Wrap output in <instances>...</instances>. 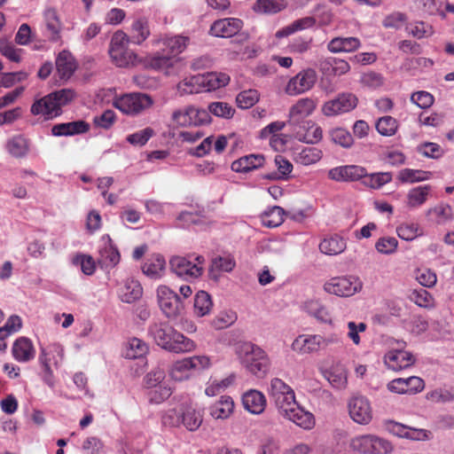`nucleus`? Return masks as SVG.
<instances>
[{
    "instance_id": "obj_1",
    "label": "nucleus",
    "mask_w": 454,
    "mask_h": 454,
    "mask_svg": "<svg viewBox=\"0 0 454 454\" xmlns=\"http://www.w3.org/2000/svg\"><path fill=\"white\" fill-rule=\"evenodd\" d=\"M148 334L160 348L174 353H186L195 349L194 341L177 332L167 322H153Z\"/></svg>"
},
{
    "instance_id": "obj_2",
    "label": "nucleus",
    "mask_w": 454,
    "mask_h": 454,
    "mask_svg": "<svg viewBox=\"0 0 454 454\" xmlns=\"http://www.w3.org/2000/svg\"><path fill=\"white\" fill-rule=\"evenodd\" d=\"M234 352L241 365L251 374L264 376L270 368L267 353L250 341H239L234 345Z\"/></svg>"
},
{
    "instance_id": "obj_3",
    "label": "nucleus",
    "mask_w": 454,
    "mask_h": 454,
    "mask_svg": "<svg viewBox=\"0 0 454 454\" xmlns=\"http://www.w3.org/2000/svg\"><path fill=\"white\" fill-rule=\"evenodd\" d=\"M74 98L75 92L72 89L56 90L35 101L31 106V113L35 115L43 114L47 118L59 116L61 114V107L69 104Z\"/></svg>"
},
{
    "instance_id": "obj_4",
    "label": "nucleus",
    "mask_w": 454,
    "mask_h": 454,
    "mask_svg": "<svg viewBox=\"0 0 454 454\" xmlns=\"http://www.w3.org/2000/svg\"><path fill=\"white\" fill-rule=\"evenodd\" d=\"M129 35L122 30L116 31L110 41L109 56L112 62L118 67H134L140 63L137 54L129 49Z\"/></svg>"
},
{
    "instance_id": "obj_5",
    "label": "nucleus",
    "mask_w": 454,
    "mask_h": 454,
    "mask_svg": "<svg viewBox=\"0 0 454 454\" xmlns=\"http://www.w3.org/2000/svg\"><path fill=\"white\" fill-rule=\"evenodd\" d=\"M153 105V98L141 92L126 93L119 97H115L113 106L128 116H137Z\"/></svg>"
},
{
    "instance_id": "obj_6",
    "label": "nucleus",
    "mask_w": 454,
    "mask_h": 454,
    "mask_svg": "<svg viewBox=\"0 0 454 454\" xmlns=\"http://www.w3.org/2000/svg\"><path fill=\"white\" fill-rule=\"evenodd\" d=\"M362 287V281L353 275L331 278L323 286L325 292L339 297H350L361 291Z\"/></svg>"
},
{
    "instance_id": "obj_7",
    "label": "nucleus",
    "mask_w": 454,
    "mask_h": 454,
    "mask_svg": "<svg viewBox=\"0 0 454 454\" xmlns=\"http://www.w3.org/2000/svg\"><path fill=\"white\" fill-rule=\"evenodd\" d=\"M196 262L182 257L174 256L169 261L170 270L179 278L184 280H192L200 278L203 273V264L205 259L203 256H197Z\"/></svg>"
},
{
    "instance_id": "obj_8",
    "label": "nucleus",
    "mask_w": 454,
    "mask_h": 454,
    "mask_svg": "<svg viewBox=\"0 0 454 454\" xmlns=\"http://www.w3.org/2000/svg\"><path fill=\"white\" fill-rule=\"evenodd\" d=\"M172 121L181 127L200 126L209 123L211 117L207 109L187 106L174 111Z\"/></svg>"
},
{
    "instance_id": "obj_9",
    "label": "nucleus",
    "mask_w": 454,
    "mask_h": 454,
    "mask_svg": "<svg viewBox=\"0 0 454 454\" xmlns=\"http://www.w3.org/2000/svg\"><path fill=\"white\" fill-rule=\"evenodd\" d=\"M159 306L162 313L170 319H175L184 313V306L180 297L167 286L157 289Z\"/></svg>"
},
{
    "instance_id": "obj_10",
    "label": "nucleus",
    "mask_w": 454,
    "mask_h": 454,
    "mask_svg": "<svg viewBox=\"0 0 454 454\" xmlns=\"http://www.w3.org/2000/svg\"><path fill=\"white\" fill-rule=\"evenodd\" d=\"M357 103L358 99L353 93H340L322 106V113L328 117L343 114L355 109Z\"/></svg>"
},
{
    "instance_id": "obj_11",
    "label": "nucleus",
    "mask_w": 454,
    "mask_h": 454,
    "mask_svg": "<svg viewBox=\"0 0 454 454\" xmlns=\"http://www.w3.org/2000/svg\"><path fill=\"white\" fill-rule=\"evenodd\" d=\"M317 80V75L314 69H303L288 81L285 91L289 96L305 93L314 87Z\"/></svg>"
},
{
    "instance_id": "obj_12",
    "label": "nucleus",
    "mask_w": 454,
    "mask_h": 454,
    "mask_svg": "<svg viewBox=\"0 0 454 454\" xmlns=\"http://www.w3.org/2000/svg\"><path fill=\"white\" fill-rule=\"evenodd\" d=\"M278 412L286 419L304 429H310L315 425L313 414L299 406L295 398L287 404H285L283 408L278 410Z\"/></svg>"
},
{
    "instance_id": "obj_13",
    "label": "nucleus",
    "mask_w": 454,
    "mask_h": 454,
    "mask_svg": "<svg viewBox=\"0 0 454 454\" xmlns=\"http://www.w3.org/2000/svg\"><path fill=\"white\" fill-rule=\"evenodd\" d=\"M352 420L359 425H368L372 419V408L370 401L363 396L352 397L348 404Z\"/></svg>"
},
{
    "instance_id": "obj_14",
    "label": "nucleus",
    "mask_w": 454,
    "mask_h": 454,
    "mask_svg": "<svg viewBox=\"0 0 454 454\" xmlns=\"http://www.w3.org/2000/svg\"><path fill=\"white\" fill-rule=\"evenodd\" d=\"M317 107V103L310 98L299 99L289 110L288 124L296 129L303 122L308 121L307 117L311 115Z\"/></svg>"
},
{
    "instance_id": "obj_15",
    "label": "nucleus",
    "mask_w": 454,
    "mask_h": 454,
    "mask_svg": "<svg viewBox=\"0 0 454 454\" xmlns=\"http://www.w3.org/2000/svg\"><path fill=\"white\" fill-rule=\"evenodd\" d=\"M386 366L395 372L404 370L415 363L413 355L406 350L400 348L391 349L384 356Z\"/></svg>"
},
{
    "instance_id": "obj_16",
    "label": "nucleus",
    "mask_w": 454,
    "mask_h": 454,
    "mask_svg": "<svg viewBox=\"0 0 454 454\" xmlns=\"http://www.w3.org/2000/svg\"><path fill=\"white\" fill-rule=\"evenodd\" d=\"M425 387L424 380L417 376L397 378L387 384V389L396 394H416Z\"/></svg>"
},
{
    "instance_id": "obj_17",
    "label": "nucleus",
    "mask_w": 454,
    "mask_h": 454,
    "mask_svg": "<svg viewBox=\"0 0 454 454\" xmlns=\"http://www.w3.org/2000/svg\"><path fill=\"white\" fill-rule=\"evenodd\" d=\"M366 176V169L358 165H344L333 168L328 177L336 182H355Z\"/></svg>"
},
{
    "instance_id": "obj_18",
    "label": "nucleus",
    "mask_w": 454,
    "mask_h": 454,
    "mask_svg": "<svg viewBox=\"0 0 454 454\" xmlns=\"http://www.w3.org/2000/svg\"><path fill=\"white\" fill-rule=\"evenodd\" d=\"M270 395L274 400L278 410H280L295 398L294 390L282 380L274 378L270 385Z\"/></svg>"
},
{
    "instance_id": "obj_19",
    "label": "nucleus",
    "mask_w": 454,
    "mask_h": 454,
    "mask_svg": "<svg viewBox=\"0 0 454 454\" xmlns=\"http://www.w3.org/2000/svg\"><path fill=\"white\" fill-rule=\"evenodd\" d=\"M293 136L300 142L315 144L323 137L322 129L311 121L303 122L296 129H293Z\"/></svg>"
},
{
    "instance_id": "obj_20",
    "label": "nucleus",
    "mask_w": 454,
    "mask_h": 454,
    "mask_svg": "<svg viewBox=\"0 0 454 454\" xmlns=\"http://www.w3.org/2000/svg\"><path fill=\"white\" fill-rule=\"evenodd\" d=\"M243 21L236 18H225L215 21L211 27L210 33L217 37H231L242 28Z\"/></svg>"
},
{
    "instance_id": "obj_21",
    "label": "nucleus",
    "mask_w": 454,
    "mask_h": 454,
    "mask_svg": "<svg viewBox=\"0 0 454 454\" xmlns=\"http://www.w3.org/2000/svg\"><path fill=\"white\" fill-rule=\"evenodd\" d=\"M43 35L51 42H58L61 35L62 24L54 8H48L43 12Z\"/></svg>"
},
{
    "instance_id": "obj_22",
    "label": "nucleus",
    "mask_w": 454,
    "mask_h": 454,
    "mask_svg": "<svg viewBox=\"0 0 454 454\" xmlns=\"http://www.w3.org/2000/svg\"><path fill=\"white\" fill-rule=\"evenodd\" d=\"M12 357L19 363H27L35 356V348L32 340L27 337H19L12 347Z\"/></svg>"
},
{
    "instance_id": "obj_23",
    "label": "nucleus",
    "mask_w": 454,
    "mask_h": 454,
    "mask_svg": "<svg viewBox=\"0 0 454 454\" xmlns=\"http://www.w3.org/2000/svg\"><path fill=\"white\" fill-rule=\"evenodd\" d=\"M242 404L248 412L260 415L266 408L267 400L261 391L249 389L242 395Z\"/></svg>"
},
{
    "instance_id": "obj_24",
    "label": "nucleus",
    "mask_w": 454,
    "mask_h": 454,
    "mask_svg": "<svg viewBox=\"0 0 454 454\" xmlns=\"http://www.w3.org/2000/svg\"><path fill=\"white\" fill-rule=\"evenodd\" d=\"M320 334H301L292 343V349L299 354H309L320 350Z\"/></svg>"
},
{
    "instance_id": "obj_25",
    "label": "nucleus",
    "mask_w": 454,
    "mask_h": 454,
    "mask_svg": "<svg viewBox=\"0 0 454 454\" xmlns=\"http://www.w3.org/2000/svg\"><path fill=\"white\" fill-rule=\"evenodd\" d=\"M265 158L262 154H248L240 157L231 163V170L237 173H247L263 166Z\"/></svg>"
},
{
    "instance_id": "obj_26",
    "label": "nucleus",
    "mask_w": 454,
    "mask_h": 454,
    "mask_svg": "<svg viewBox=\"0 0 454 454\" xmlns=\"http://www.w3.org/2000/svg\"><path fill=\"white\" fill-rule=\"evenodd\" d=\"M89 129L90 124L84 121L79 120L55 124L51 128V134L55 137L74 136L86 133Z\"/></svg>"
},
{
    "instance_id": "obj_27",
    "label": "nucleus",
    "mask_w": 454,
    "mask_h": 454,
    "mask_svg": "<svg viewBox=\"0 0 454 454\" xmlns=\"http://www.w3.org/2000/svg\"><path fill=\"white\" fill-rule=\"evenodd\" d=\"M166 269V261L160 254H153L149 256L142 265V271L147 277L157 279L160 278Z\"/></svg>"
},
{
    "instance_id": "obj_28",
    "label": "nucleus",
    "mask_w": 454,
    "mask_h": 454,
    "mask_svg": "<svg viewBox=\"0 0 454 454\" xmlns=\"http://www.w3.org/2000/svg\"><path fill=\"white\" fill-rule=\"evenodd\" d=\"M56 68L60 79H69L76 69L73 55L67 51H62L56 59Z\"/></svg>"
},
{
    "instance_id": "obj_29",
    "label": "nucleus",
    "mask_w": 454,
    "mask_h": 454,
    "mask_svg": "<svg viewBox=\"0 0 454 454\" xmlns=\"http://www.w3.org/2000/svg\"><path fill=\"white\" fill-rule=\"evenodd\" d=\"M43 355L47 359V364L53 365L56 369H58L64 360L65 350L62 345L54 342L48 345L47 347L40 348V354L38 357H41Z\"/></svg>"
},
{
    "instance_id": "obj_30",
    "label": "nucleus",
    "mask_w": 454,
    "mask_h": 454,
    "mask_svg": "<svg viewBox=\"0 0 454 454\" xmlns=\"http://www.w3.org/2000/svg\"><path fill=\"white\" fill-rule=\"evenodd\" d=\"M163 51L173 58L182 53L190 44V38L184 35L166 36L162 40Z\"/></svg>"
},
{
    "instance_id": "obj_31",
    "label": "nucleus",
    "mask_w": 454,
    "mask_h": 454,
    "mask_svg": "<svg viewBox=\"0 0 454 454\" xmlns=\"http://www.w3.org/2000/svg\"><path fill=\"white\" fill-rule=\"evenodd\" d=\"M234 410V402L231 396L223 395L209 408L210 415L216 419L229 418Z\"/></svg>"
},
{
    "instance_id": "obj_32",
    "label": "nucleus",
    "mask_w": 454,
    "mask_h": 454,
    "mask_svg": "<svg viewBox=\"0 0 454 454\" xmlns=\"http://www.w3.org/2000/svg\"><path fill=\"white\" fill-rule=\"evenodd\" d=\"M346 247V240L336 234L325 238L319 244L320 251L327 255H337L341 254Z\"/></svg>"
},
{
    "instance_id": "obj_33",
    "label": "nucleus",
    "mask_w": 454,
    "mask_h": 454,
    "mask_svg": "<svg viewBox=\"0 0 454 454\" xmlns=\"http://www.w3.org/2000/svg\"><path fill=\"white\" fill-rule=\"evenodd\" d=\"M143 293L141 285L134 279H127L119 289L120 299L126 303L138 300Z\"/></svg>"
},
{
    "instance_id": "obj_34",
    "label": "nucleus",
    "mask_w": 454,
    "mask_h": 454,
    "mask_svg": "<svg viewBox=\"0 0 454 454\" xmlns=\"http://www.w3.org/2000/svg\"><path fill=\"white\" fill-rule=\"evenodd\" d=\"M99 256L98 258V263L104 268H113L120 261V254L116 247H114L111 241L106 242L99 248Z\"/></svg>"
},
{
    "instance_id": "obj_35",
    "label": "nucleus",
    "mask_w": 454,
    "mask_h": 454,
    "mask_svg": "<svg viewBox=\"0 0 454 454\" xmlns=\"http://www.w3.org/2000/svg\"><path fill=\"white\" fill-rule=\"evenodd\" d=\"M431 186L428 184L419 185L411 189L406 197V204L410 208H418L427 200Z\"/></svg>"
},
{
    "instance_id": "obj_36",
    "label": "nucleus",
    "mask_w": 454,
    "mask_h": 454,
    "mask_svg": "<svg viewBox=\"0 0 454 454\" xmlns=\"http://www.w3.org/2000/svg\"><path fill=\"white\" fill-rule=\"evenodd\" d=\"M360 46V40L356 37H335L332 39L327 48L331 52L353 51Z\"/></svg>"
},
{
    "instance_id": "obj_37",
    "label": "nucleus",
    "mask_w": 454,
    "mask_h": 454,
    "mask_svg": "<svg viewBox=\"0 0 454 454\" xmlns=\"http://www.w3.org/2000/svg\"><path fill=\"white\" fill-rule=\"evenodd\" d=\"M285 210L278 206H274L262 213L260 218L262 224L267 228H276L284 222Z\"/></svg>"
},
{
    "instance_id": "obj_38",
    "label": "nucleus",
    "mask_w": 454,
    "mask_h": 454,
    "mask_svg": "<svg viewBox=\"0 0 454 454\" xmlns=\"http://www.w3.org/2000/svg\"><path fill=\"white\" fill-rule=\"evenodd\" d=\"M322 158V151L317 147H302L294 153L297 163L309 166L317 163Z\"/></svg>"
},
{
    "instance_id": "obj_39",
    "label": "nucleus",
    "mask_w": 454,
    "mask_h": 454,
    "mask_svg": "<svg viewBox=\"0 0 454 454\" xmlns=\"http://www.w3.org/2000/svg\"><path fill=\"white\" fill-rule=\"evenodd\" d=\"M203 76L204 91H211L226 86L230 82V76L224 73L211 72L201 74Z\"/></svg>"
},
{
    "instance_id": "obj_40",
    "label": "nucleus",
    "mask_w": 454,
    "mask_h": 454,
    "mask_svg": "<svg viewBox=\"0 0 454 454\" xmlns=\"http://www.w3.org/2000/svg\"><path fill=\"white\" fill-rule=\"evenodd\" d=\"M427 215L436 224H445L452 219L453 213L450 205L440 203L429 208Z\"/></svg>"
},
{
    "instance_id": "obj_41",
    "label": "nucleus",
    "mask_w": 454,
    "mask_h": 454,
    "mask_svg": "<svg viewBox=\"0 0 454 454\" xmlns=\"http://www.w3.org/2000/svg\"><path fill=\"white\" fill-rule=\"evenodd\" d=\"M150 35L148 22L145 19L136 20L130 29L129 41L134 44H141Z\"/></svg>"
},
{
    "instance_id": "obj_42",
    "label": "nucleus",
    "mask_w": 454,
    "mask_h": 454,
    "mask_svg": "<svg viewBox=\"0 0 454 454\" xmlns=\"http://www.w3.org/2000/svg\"><path fill=\"white\" fill-rule=\"evenodd\" d=\"M149 350L148 345L138 338H131L126 344L124 356L128 359L143 357Z\"/></svg>"
},
{
    "instance_id": "obj_43",
    "label": "nucleus",
    "mask_w": 454,
    "mask_h": 454,
    "mask_svg": "<svg viewBox=\"0 0 454 454\" xmlns=\"http://www.w3.org/2000/svg\"><path fill=\"white\" fill-rule=\"evenodd\" d=\"M432 174L421 169L403 168L399 171L397 179L402 184H413L428 180Z\"/></svg>"
},
{
    "instance_id": "obj_44",
    "label": "nucleus",
    "mask_w": 454,
    "mask_h": 454,
    "mask_svg": "<svg viewBox=\"0 0 454 454\" xmlns=\"http://www.w3.org/2000/svg\"><path fill=\"white\" fill-rule=\"evenodd\" d=\"M315 24V20L311 17L302 18L297 20H294L290 25L279 29L276 33V37L282 38L289 36L295 32L311 27Z\"/></svg>"
},
{
    "instance_id": "obj_45",
    "label": "nucleus",
    "mask_w": 454,
    "mask_h": 454,
    "mask_svg": "<svg viewBox=\"0 0 454 454\" xmlns=\"http://www.w3.org/2000/svg\"><path fill=\"white\" fill-rule=\"evenodd\" d=\"M202 423V415L199 411L189 406L184 410H182V419L183 424L189 431L197 430Z\"/></svg>"
},
{
    "instance_id": "obj_46",
    "label": "nucleus",
    "mask_w": 454,
    "mask_h": 454,
    "mask_svg": "<svg viewBox=\"0 0 454 454\" xmlns=\"http://www.w3.org/2000/svg\"><path fill=\"white\" fill-rule=\"evenodd\" d=\"M303 307L309 314L315 317L317 320L325 323L331 321V317L327 309L320 302L319 300H309L304 302Z\"/></svg>"
},
{
    "instance_id": "obj_47",
    "label": "nucleus",
    "mask_w": 454,
    "mask_h": 454,
    "mask_svg": "<svg viewBox=\"0 0 454 454\" xmlns=\"http://www.w3.org/2000/svg\"><path fill=\"white\" fill-rule=\"evenodd\" d=\"M203 76L201 74L193 75L184 79L178 84V90L183 94H197L204 91Z\"/></svg>"
},
{
    "instance_id": "obj_48",
    "label": "nucleus",
    "mask_w": 454,
    "mask_h": 454,
    "mask_svg": "<svg viewBox=\"0 0 454 454\" xmlns=\"http://www.w3.org/2000/svg\"><path fill=\"white\" fill-rule=\"evenodd\" d=\"M393 179L391 172H378L367 174L364 177L363 184L371 189H380L383 185L390 183Z\"/></svg>"
},
{
    "instance_id": "obj_49",
    "label": "nucleus",
    "mask_w": 454,
    "mask_h": 454,
    "mask_svg": "<svg viewBox=\"0 0 454 454\" xmlns=\"http://www.w3.org/2000/svg\"><path fill=\"white\" fill-rule=\"evenodd\" d=\"M236 266L235 259L231 254L217 255L212 259L211 272H231Z\"/></svg>"
},
{
    "instance_id": "obj_50",
    "label": "nucleus",
    "mask_w": 454,
    "mask_h": 454,
    "mask_svg": "<svg viewBox=\"0 0 454 454\" xmlns=\"http://www.w3.org/2000/svg\"><path fill=\"white\" fill-rule=\"evenodd\" d=\"M275 165L278 171L270 174L267 177L274 180H286L293 170L292 163L282 155H277L275 157Z\"/></svg>"
},
{
    "instance_id": "obj_51",
    "label": "nucleus",
    "mask_w": 454,
    "mask_h": 454,
    "mask_svg": "<svg viewBox=\"0 0 454 454\" xmlns=\"http://www.w3.org/2000/svg\"><path fill=\"white\" fill-rule=\"evenodd\" d=\"M6 148L9 153L16 158L24 157L28 152L27 141L21 136H17L10 139Z\"/></svg>"
},
{
    "instance_id": "obj_52",
    "label": "nucleus",
    "mask_w": 454,
    "mask_h": 454,
    "mask_svg": "<svg viewBox=\"0 0 454 454\" xmlns=\"http://www.w3.org/2000/svg\"><path fill=\"white\" fill-rule=\"evenodd\" d=\"M212 305L211 297L207 292L200 291L196 294L194 298V313L198 317L208 314Z\"/></svg>"
},
{
    "instance_id": "obj_53",
    "label": "nucleus",
    "mask_w": 454,
    "mask_h": 454,
    "mask_svg": "<svg viewBox=\"0 0 454 454\" xmlns=\"http://www.w3.org/2000/svg\"><path fill=\"white\" fill-rule=\"evenodd\" d=\"M325 377L337 389L344 388L347 385V374L342 368L333 367L325 371Z\"/></svg>"
},
{
    "instance_id": "obj_54",
    "label": "nucleus",
    "mask_w": 454,
    "mask_h": 454,
    "mask_svg": "<svg viewBox=\"0 0 454 454\" xmlns=\"http://www.w3.org/2000/svg\"><path fill=\"white\" fill-rule=\"evenodd\" d=\"M397 129V121L389 115L380 117L376 122V129L380 135L385 137H391L395 135Z\"/></svg>"
},
{
    "instance_id": "obj_55",
    "label": "nucleus",
    "mask_w": 454,
    "mask_h": 454,
    "mask_svg": "<svg viewBox=\"0 0 454 454\" xmlns=\"http://www.w3.org/2000/svg\"><path fill=\"white\" fill-rule=\"evenodd\" d=\"M259 100V93L256 90H246L237 95L236 102L239 107L248 109Z\"/></svg>"
},
{
    "instance_id": "obj_56",
    "label": "nucleus",
    "mask_w": 454,
    "mask_h": 454,
    "mask_svg": "<svg viewBox=\"0 0 454 454\" xmlns=\"http://www.w3.org/2000/svg\"><path fill=\"white\" fill-rule=\"evenodd\" d=\"M331 140L336 144L340 145L344 148H349L353 143L354 139L350 132L342 128H335L330 132Z\"/></svg>"
},
{
    "instance_id": "obj_57",
    "label": "nucleus",
    "mask_w": 454,
    "mask_h": 454,
    "mask_svg": "<svg viewBox=\"0 0 454 454\" xmlns=\"http://www.w3.org/2000/svg\"><path fill=\"white\" fill-rule=\"evenodd\" d=\"M373 434H362L351 438L349 442V448L356 452L361 454H368L370 452V445Z\"/></svg>"
},
{
    "instance_id": "obj_58",
    "label": "nucleus",
    "mask_w": 454,
    "mask_h": 454,
    "mask_svg": "<svg viewBox=\"0 0 454 454\" xmlns=\"http://www.w3.org/2000/svg\"><path fill=\"white\" fill-rule=\"evenodd\" d=\"M0 52L9 60L19 63L24 51L8 41L0 40Z\"/></svg>"
},
{
    "instance_id": "obj_59",
    "label": "nucleus",
    "mask_w": 454,
    "mask_h": 454,
    "mask_svg": "<svg viewBox=\"0 0 454 454\" xmlns=\"http://www.w3.org/2000/svg\"><path fill=\"white\" fill-rule=\"evenodd\" d=\"M418 223H403L396 228V233L402 239L410 241L415 239L421 233Z\"/></svg>"
},
{
    "instance_id": "obj_60",
    "label": "nucleus",
    "mask_w": 454,
    "mask_h": 454,
    "mask_svg": "<svg viewBox=\"0 0 454 454\" xmlns=\"http://www.w3.org/2000/svg\"><path fill=\"white\" fill-rule=\"evenodd\" d=\"M154 135V130L147 127L144 129L138 130L126 137L128 143L134 146H143L149 139Z\"/></svg>"
},
{
    "instance_id": "obj_61",
    "label": "nucleus",
    "mask_w": 454,
    "mask_h": 454,
    "mask_svg": "<svg viewBox=\"0 0 454 454\" xmlns=\"http://www.w3.org/2000/svg\"><path fill=\"white\" fill-rule=\"evenodd\" d=\"M208 114H214L216 117L221 118H231L235 110L225 102H213L208 105L207 110Z\"/></svg>"
},
{
    "instance_id": "obj_62",
    "label": "nucleus",
    "mask_w": 454,
    "mask_h": 454,
    "mask_svg": "<svg viewBox=\"0 0 454 454\" xmlns=\"http://www.w3.org/2000/svg\"><path fill=\"white\" fill-rule=\"evenodd\" d=\"M171 394V387L164 382L163 384L153 387L148 395L151 403H160L168 399Z\"/></svg>"
},
{
    "instance_id": "obj_63",
    "label": "nucleus",
    "mask_w": 454,
    "mask_h": 454,
    "mask_svg": "<svg viewBox=\"0 0 454 454\" xmlns=\"http://www.w3.org/2000/svg\"><path fill=\"white\" fill-rule=\"evenodd\" d=\"M398 247V241L394 237L380 238L375 243V249L382 254H394Z\"/></svg>"
},
{
    "instance_id": "obj_64",
    "label": "nucleus",
    "mask_w": 454,
    "mask_h": 454,
    "mask_svg": "<svg viewBox=\"0 0 454 454\" xmlns=\"http://www.w3.org/2000/svg\"><path fill=\"white\" fill-rule=\"evenodd\" d=\"M392 450L393 446L390 442L373 434L368 454H387Z\"/></svg>"
}]
</instances>
